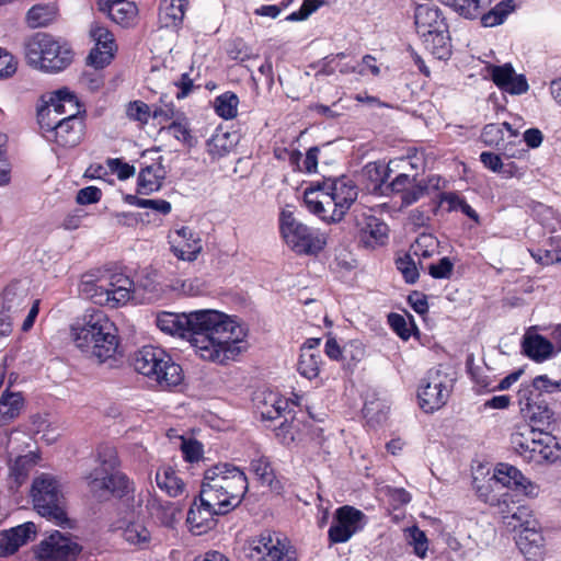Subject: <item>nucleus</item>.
<instances>
[{
  "mask_svg": "<svg viewBox=\"0 0 561 561\" xmlns=\"http://www.w3.org/2000/svg\"><path fill=\"white\" fill-rule=\"evenodd\" d=\"M157 327L170 335L187 339L198 355L210 362L222 364L247 348L244 328L215 310L161 312Z\"/></svg>",
  "mask_w": 561,
  "mask_h": 561,
  "instance_id": "f257e3e1",
  "label": "nucleus"
},
{
  "mask_svg": "<svg viewBox=\"0 0 561 561\" xmlns=\"http://www.w3.org/2000/svg\"><path fill=\"white\" fill-rule=\"evenodd\" d=\"M71 337L77 348L100 363L113 358L118 339L114 323L102 310H87L71 325Z\"/></svg>",
  "mask_w": 561,
  "mask_h": 561,
  "instance_id": "f03ea898",
  "label": "nucleus"
},
{
  "mask_svg": "<svg viewBox=\"0 0 561 561\" xmlns=\"http://www.w3.org/2000/svg\"><path fill=\"white\" fill-rule=\"evenodd\" d=\"M248 486L247 476L240 468L217 463L205 471L201 497L230 512L241 503Z\"/></svg>",
  "mask_w": 561,
  "mask_h": 561,
  "instance_id": "7ed1b4c3",
  "label": "nucleus"
},
{
  "mask_svg": "<svg viewBox=\"0 0 561 561\" xmlns=\"http://www.w3.org/2000/svg\"><path fill=\"white\" fill-rule=\"evenodd\" d=\"M99 466L87 477L90 493L99 501H107L111 496L124 497L134 492V482L118 470L117 451L111 446H101L98 451Z\"/></svg>",
  "mask_w": 561,
  "mask_h": 561,
  "instance_id": "20e7f679",
  "label": "nucleus"
},
{
  "mask_svg": "<svg viewBox=\"0 0 561 561\" xmlns=\"http://www.w3.org/2000/svg\"><path fill=\"white\" fill-rule=\"evenodd\" d=\"M135 284L118 272L94 270L81 276L79 291L100 306L116 308L129 301Z\"/></svg>",
  "mask_w": 561,
  "mask_h": 561,
  "instance_id": "39448f33",
  "label": "nucleus"
},
{
  "mask_svg": "<svg viewBox=\"0 0 561 561\" xmlns=\"http://www.w3.org/2000/svg\"><path fill=\"white\" fill-rule=\"evenodd\" d=\"M135 370L154 381L162 390L179 386L183 371L164 350L147 345L138 350L133 357Z\"/></svg>",
  "mask_w": 561,
  "mask_h": 561,
  "instance_id": "423d86ee",
  "label": "nucleus"
},
{
  "mask_svg": "<svg viewBox=\"0 0 561 561\" xmlns=\"http://www.w3.org/2000/svg\"><path fill=\"white\" fill-rule=\"evenodd\" d=\"M135 370L154 381L162 390L179 386L183 371L164 350L147 345L138 350L133 357Z\"/></svg>",
  "mask_w": 561,
  "mask_h": 561,
  "instance_id": "0eeeda50",
  "label": "nucleus"
},
{
  "mask_svg": "<svg viewBox=\"0 0 561 561\" xmlns=\"http://www.w3.org/2000/svg\"><path fill=\"white\" fill-rule=\"evenodd\" d=\"M25 58L35 69L59 72L72 62L73 51L54 37H30L25 43Z\"/></svg>",
  "mask_w": 561,
  "mask_h": 561,
  "instance_id": "6e6552de",
  "label": "nucleus"
},
{
  "mask_svg": "<svg viewBox=\"0 0 561 561\" xmlns=\"http://www.w3.org/2000/svg\"><path fill=\"white\" fill-rule=\"evenodd\" d=\"M31 496L36 512L57 525L67 519L66 500L59 481L49 473H42L33 480Z\"/></svg>",
  "mask_w": 561,
  "mask_h": 561,
  "instance_id": "1a4fd4ad",
  "label": "nucleus"
},
{
  "mask_svg": "<svg viewBox=\"0 0 561 561\" xmlns=\"http://www.w3.org/2000/svg\"><path fill=\"white\" fill-rule=\"evenodd\" d=\"M279 229L286 244L298 255H314L324 248L322 236L299 221L287 208L279 215Z\"/></svg>",
  "mask_w": 561,
  "mask_h": 561,
  "instance_id": "9d476101",
  "label": "nucleus"
},
{
  "mask_svg": "<svg viewBox=\"0 0 561 561\" xmlns=\"http://www.w3.org/2000/svg\"><path fill=\"white\" fill-rule=\"evenodd\" d=\"M451 387L453 378L442 366L430 369L417 391L421 409L433 413L443 408L448 401Z\"/></svg>",
  "mask_w": 561,
  "mask_h": 561,
  "instance_id": "9b49d317",
  "label": "nucleus"
},
{
  "mask_svg": "<svg viewBox=\"0 0 561 561\" xmlns=\"http://www.w3.org/2000/svg\"><path fill=\"white\" fill-rule=\"evenodd\" d=\"M247 556L255 561H295V552L279 535L265 530L247 541Z\"/></svg>",
  "mask_w": 561,
  "mask_h": 561,
  "instance_id": "f8f14e48",
  "label": "nucleus"
},
{
  "mask_svg": "<svg viewBox=\"0 0 561 561\" xmlns=\"http://www.w3.org/2000/svg\"><path fill=\"white\" fill-rule=\"evenodd\" d=\"M517 401L520 413L531 425L539 428H549L554 421V412L533 388H519Z\"/></svg>",
  "mask_w": 561,
  "mask_h": 561,
  "instance_id": "ddd939ff",
  "label": "nucleus"
},
{
  "mask_svg": "<svg viewBox=\"0 0 561 561\" xmlns=\"http://www.w3.org/2000/svg\"><path fill=\"white\" fill-rule=\"evenodd\" d=\"M80 550L76 541L56 530L41 541L35 553L39 561H75Z\"/></svg>",
  "mask_w": 561,
  "mask_h": 561,
  "instance_id": "4468645a",
  "label": "nucleus"
},
{
  "mask_svg": "<svg viewBox=\"0 0 561 561\" xmlns=\"http://www.w3.org/2000/svg\"><path fill=\"white\" fill-rule=\"evenodd\" d=\"M304 201L307 208L322 220L336 222L344 216H337V203L324 183L311 185L305 190Z\"/></svg>",
  "mask_w": 561,
  "mask_h": 561,
  "instance_id": "2eb2a0df",
  "label": "nucleus"
},
{
  "mask_svg": "<svg viewBox=\"0 0 561 561\" xmlns=\"http://www.w3.org/2000/svg\"><path fill=\"white\" fill-rule=\"evenodd\" d=\"M39 123L44 130L49 131L55 141L61 147H76L83 138V118L54 119L44 122V113L39 112Z\"/></svg>",
  "mask_w": 561,
  "mask_h": 561,
  "instance_id": "dca6fc26",
  "label": "nucleus"
},
{
  "mask_svg": "<svg viewBox=\"0 0 561 561\" xmlns=\"http://www.w3.org/2000/svg\"><path fill=\"white\" fill-rule=\"evenodd\" d=\"M364 513L353 506H342L336 510L335 518L328 535L331 543L346 542L362 528Z\"/></svg>",
  "mask_w": 561,
  "mask_h": 561,
  "instance_id": "f3484780",
  "label": "nucleus"
},
{
  "mask_svg": "<svg viewBox=\"0 0 561 561\" xmlns=\"http://www.w3.org/2000/svg\"><path fill=\"white\" fill-rule=\"evenodd\" d=\"M41 112L44 113V117L46 116L48 122L82 118L79 116L80 105L76 95L67 89L54 92L46 108Z\"/></svg>",
  "mask_w": 561,
  "mask_h": 561,
  "instance_id": "a211bd4d",
  "label": "nucleus"
},
{
  "mask_svg": "<svg viewBox=\"0 0 561 561\" xmlns=\"http://www.w3.org/2000/svg\"><path fill=\"white\" fill-rule=\"evenodd\" d=\"M489 72L494 84L508 94L520 95L529 90L526 77L516 73L512 64L492 65L489 67Z\"/></svg>",
  "mask_w": 561,
  "mask_h": 561,
  "instance_id": "6ab92c4d",
  "label": "nucleus"
},
{
  "mask_svg": "<svg viewBox=\"0 0 561 561\" xmlns=\"http://www.w3.org/2000/svg\"><path fill=\"white\" fill-rule=\"evenodd\" d=\"M36 533L37 528L33 522L0 531V557H8L16 552L20 547L33 540Z\"/></svg>",
  "mask_w": 561,
  "mask_h": 561,
  "instance_id": "aec40b11",
  "label": "nucleus"
},
{
  "mask_svg": "<svg viewBox=\"0 0 561 561\" xmlns=\"http://www.w3.org/2000/svg\"><path fill=\"white\" fill-rule=\"evenodd\" d=\"M414 19L417 35L448 33V26L438 8L421 4L415 9Z\"/></svg>",
  "mask_w": 561,
  "mask_h": 561,
  "instance_id": "412c9836",
  "label": "nucleus"
},
{
  "mask_svg": "<svg viewBox=\"0 0 561 561\" xmlns=\"http://www.w3.org/2000/svg\"><path fill=\"white\" fill-rule=\"evenodd\" d=\"M171 238V251L180 260L193 262L203 250L201 238L187 227L175 230Z\"/></svg>",
  "mask_w": 561,
  "mask_h": 561,
  "instance_id": "4be33fe9",
  "label": "nucleus"
},
{
  "mask_svg": "<svg viewBox=\"0 0 561 561\" xmlns=\"http://www.w3.org/2000/svg\"><path fill=\"white\" fill-rule=\"evenodd\" d=\"M219 508H222L221 505H213V503H208L199 496V504L194 501L187 512L186 520L193 530H195L197 534H202L211 528L215 515H222L228 513V511H221Z\"/></svg>",
  "mask_w": 561,
  "mask_h": 561,
  "instance_id": "5701e85b",
  "label": "nucleus"
},
{
  "mask_svg": "<svg viewBox=\"0 0 561 561\" xmlns=\"http://www.w3.org/2000/svg\"><path fill=\"white\" fill-rule=\"evenodd\" d=\"M538 435L539 436L534 447L530 448L531 451H529L526 461L535 465L554 462L561 457V448L557 438L543 428Z\"/></svg>",
  "mask_w": 561,
  "mask_h": 561,
  "instance_id": "b1692460",
  "label": "nucleus"
},
{
  "mask_svg": "<svg viewBox=\"0 0 561 561\" xmlns=\"http://www.w3.org/2000/svg\"><path fill=\"white\" fill-rule=\"evenodd\" d=\"M98 3L100 10L123 27L131 25L138 13L136 4L127 0H98Z\"/></svg>",
  "mask_w": 561,
  "mask_h": 561,
  "instance_id": "393cba45",
  "label": "nucleus"
},
{
  "mask_svg": "<svg viewBox=\"0 0 561 561\" xmlns=\"http://www.w3.org/2000/svg\"><path fill=\"white\" fill-rule=\"evenodd\" d=\"M324 186L333 195L337 203V216H344L356 201L358 192L354 182L345 176L329 182Z\"/></svg>",
  "mask_w": 561,
  "mask_h": 561,
  "instance_id": "a878e982",
  "label": "nucleus"
},
{
  "mask_svg": "<svg viewBox=\"0 0 561 561\" xmlns=\"http://www.w3.org/2000/svg\"><path fill=\"white\" fill-rule=\"evenodd\" d=\"M187 0H161L158 23L160 30L178 32L184 18Z\"/></svg>",
  "mask_w": 561,
  "mask_h": 561,
  "instance_id": "bb28decb",
  "label": "nucleus"
},
{
  "mask_svg": "<svg viewBox=\"0 0 561 561\" xmlns=\"http://www.w3.org/2000/svg\"><path fill=\"white\" fill-rule=\"evenodd\" d=\"M522 350L527 357L537 363H542L553 355L552 342L530 330L523 337Z\"/></svg>",
  "mask_w": 561,
  "mask_h": 561,
  "instance_id": "cd10ccee",
  "label": "nucleus"
},
{
  "mask_svg": "<svg viewBox=\"0 0 561 561\" xmlns=\"http://www.w3.org/2000/svg\"><path fill=\"white\" fill-rule=\"evenodd\" d=\"M30 298L25 287L12 283L2 293V312L14 318L28 305Z\"/></svg>",
  "mask_w": 561,
  "mask_h": 561,
  "instance_id": "c85d7f7f",
  "label": "nucleus"
},
{
  "mask_svg": "<svg viewBox=\"0 0 561 561\" xmlns=\"http://www.w3.org/2000/svg\"><path fill=\"white\" fill-rule=\"evenodd\" d=\"M165 174L163 165L159 162L142 168L138 175L137 193L149 195L159 191Z\"/></svg>",
  "mask_w": 561,
  "mask_h": 561,
  "instance_id": "c756f323",
  "label": "nucleus"
},
{
  "mask_svg": "<svg viewBox=\"0 0 561 561\" xmlns=\"http://www.w3.org/2000/svg\"><path fill=\"white\" fill-rule=\"evenodd\" d=\"M360 231V241L367 247L375 248L383 244L388 236V227L374 216L365 218L364 222H357Z\"/></svg>",
  "mask_w": 561,
  "mask_h": 561,
  "instance_id": "7c9ffc66",
  "label": "nucleus"
},
{
  "mask_svg": "<svg viewBox=\"0 0 561 561\" xmlns=\"http://www.w3.org/2000/svg\"><path fill=\"white\" fill-rule=\"evenodd\" d=\"M116 51L117 45L113 38L108 39V37H106L105 41H101V37H98L95 45L87 56V65L94 69H103L110 65Z\"/></svg>",
  "mask_w": 561,
  "mask_h": 561,
  "instance_id": "2f4dec72",
  "label": "nucleus"
},
{
  "mask_svg": "<svg viewBox=\"0 0 561 561\" xmlns=\"http://www.w3.org/2000/svg\"><path fill=\"white\" fill-rule=\"evenodd\" d=\"M541 430L542 428L535 427L534 425H520L512 433V447L525 460L529 451H531L530 448L534 447Z\"/></svg>",
  "mask_w": 561,
  "mask_h": 561,
  "instance_id": "473e14b6",
  "label": "nucleus"
},
{
  "mask_svg": "<svg viewBox=\"0 0 561 561\" xmlns=\"http://www.w3.org/2000/svg\"><path fill=\"white\" fill-rule=\"evenodd\" d=\"M154 480L158 488L171 497H176L185 491V483L170 466L159 467Z\"/></svg>",
  "mask_w": 561,
  "mask_h": 561,
  "instance_id": "72a5a7b5",
  "label": "nucleus"
},
{
  "mask_svg": "<svg viewBox=\"0 0 561 561\" xmlns=\"http://www.w3.org/2000/svg\"><path fill=\"white\" fill-rule=\"evenodd\" d=\"M516 545L520 552L527 558L536 557L543 546V537L539 530V524L536 527H524L518 530Z\"/></svg>",
  "mask_w": 561,
  "mask_h": 561,
  "instance_id": "f704fd0d",
  "label": "nucleus"
},
{
  "mask_svg": "<svg viewBox=\"0 0 561 561\" xmlns=\"http://www.w3.org/2000/svg\"><path fill=\"white\" fill-rule=\"evenodd\" d=\"M24 407V399L19 392L3 391L0 396V425H7L16 419Z\"/></svg>",
  "mask_w": 561,
  "mask_h": 561,
  "instance_id": "c9c22d12",
  "label": "nucleus"
},
{
  "mask_svg": "<svg viewBox=\"0 0 561 561\" xmlns=\"http://www.w3.org/2000/svg\"><path fill=\"white\" fill-rule=\"evenodd\" d=\"M57 7L55 4L33 5L26 15L27 25L32 28L48 26L57 18Z\"/></svg>",
  "mask_w": 561,
  "mask_h": 561,
  "instance_id": "e433bc0d",
  "label": "nucleus"
},
{
  "mask_svg": "<svg viewBox=\"0 0 561 561\" xmlns=\"http://www.w3.org/2000/svg\"><path fill=\"white\" fill-rule=\"evenodd\" d=\"M492 479L496 483H501L507 488H522L526 490L527 486L525 483L530 484L518 469L506 463H501L496 468Z\"/></svg>",
  "mask_w": 561,
  "mask_h": 561,
  "instance_id": "4c0bfd02",
  "label": "nucleus"
},
{
  "mask_svg": "<svg viewBox=\"0 0 561 561\" xmlns=\"http://www.w3.org/2000/svg\"><path fill=\"white\" fill-rule=\"evenodd\" d=\"M503 523L511 530H519L524 527H536L537 520L533 518L531 512L527 506L519 505L511 508L503 515Z\"/></svg>",
  "mask_w": 561,
  "mask_h": 561,
  "instance_id": "58836bf2",
  "label": "nucleus"
},
{
  "mask_svg": "<svg viewBox=\"0 0 561 561\" xmlns=\"http://www.w3.org/2000/svg\"><path fill=\"white\" fill-rule=\"evenodd\" d=\"M516 9L517 4L515 0H502L489 12L481 15V23L485 27L501 25Z\"/></svg>",
  "mask_w": 561,
  "mask_h": 561,
  "instance_id": "ea45409f",
  "label": "nucleus"
},
{
  "mask_svg": "<svg viewBox=\"0 0 561 561\" xmlns=\"http://www.w3.org/2000/svg\"><path fill=\"white\" fill-rule=\"evenodd\" d=\"M234 146V140L228 131L217 130L207 141V152L213 158L227 154Z\"/></svg>",
  "mask_w": 561,
  "mask_h": 561,
  "instance_id": "a19ab883",
  "label": "nucleus"
},
{
  "mask_svg": "<svg viewBox=\"0 0 561 561\" xmlns=\"http://www.w3.org/2000/svg\"><path fill=\"white\" fill-rule=\"evenodd\" d=\"M320 363L321 355L319 352H310L308 348H301L297 369L301 376L311 380L318 377Z\"/></svg>",
  "mask_w": 561,
  "mask_h": 561,
  "instance_id": "79ce46f5",
  "label": "nucleus"
},
{
  "mask_svg": "<svg viewBox=\"0 0 561 561\" xmlns=\"http://www.w3.org/2000/svg\"><path fill=\"white\" fill-rule=\"evenodd\" d=\"M261 416L264 420H275L288 409V401L276 393H268L263 401Z\"/></svg>",
  "mask_w": 561,
  "mask_h": 561,
  "instance_id": "37998d69",
  "label": "nucleus"
},
{
  "mask_svg": "<svg viewBox=\"0 0 561 561\" xmlns=\"http://www.w3.org/2000/svg\"><path fill=\"white\" fill-rule=\"evenodd\" d=\"M238 104V96L232 92H226L215 99V111L220 117L231 119L237 116Z\"/></svg>",
  "mask_w": 561,
  "mask_h": 561,
  "instance_id": "c03bdc74",
  "label": "nucleus"
},
{
  "mask_svg": "<svg viewBox=\"0 0 561 561\" xmlns=\"http://www.w3.org/2000/svg\"><path fill=\"white\" fill-rule=\"evenodd\" d=\"M438 178H430L427 182L423 180H417L415 178V182L411 184L405 193L401 196L402 203L404 205H411L419 201L428 190L430 185L437 188L438 187Z\"/></svg>",
  "mask_w": 561,
  "mask_h": 561,
  "instance_id": "a18cd8bd",
  "label": "nucleus"
},
{
  "mask_svg": "<svg viewBox=\"0 0 561 561\" xmlns=\"http://www.w3.org/2000/svg\"><path fill=\"white\" fill-rule=\"evenodd\" d=\"M455 10L467 19H474L481 15L482 10L485 9L491 0H453Z\"/></svg>",
  "mask_w": 561,
  "mask_h": 561,
  "instance_id": "49530a36",
  "label": "nucleus"
},
{
  "mask_svg": "<svg viewBox=\"0 0 561 561\" xmlns=\"http://www.w3.org/2000/svg\"><path fill=\"white\" fill-rule=\"evenodd\" d=\"M442 203L447 204L449 211L460 210L462 214L473 219L479 220L477 211L467 202L456 193H444L442 195Z\"/></svg>",
  "mask_w": 561,
  "mask_h": 561,
  "instance_id": "de8ad7c7",
  "label": "nucleus"
},
{
  "mask_svg": "<svg viewBox=\"0 0 561 561\" xmlns=\"http://www.w3.org/2000/svg\"><path fill=\"white\" fill-rule=\"evenodd\" d=\"M150 513L156 516L161 524L169 526L172 524L175 515L174 504L153 499L149 503Z\"/></svg>",
  "mask_w": 561,
  "mask_h": 561,
  "instance_id": "09e8293b",
  "label": "nucleus"
},
{
  "mask_svg": "<svg viewBox=\"0 0 561 561\" xmlns=\"http://www.w3.org/2000/svg\"><path fill=\"white\" fill-rule=\"evenodd\" d=\"M125 202L139 208H150L160 214L167 215L171 211V204L164 199L139 198L136 195H126Z\"/></svg>",
  "mask_w": 561,
  "mask_h": 561,
  "instance_id": "8fccbe9b",
  "label": "nucleus"
},
{
  "mask_svg": "<svg viewBox=\"0 0 561 561\" xmlns=\"http://www.w3.org/2000/svg\"><path fill=\"white\" fill-rule=\"evenodd\" d=\"M123 537L131 545H146L150 540V531L139 523H131L123 530Z\"/></svg>",
  "mask_w": 561,
  "mask_h": 561,
  "instance_id": "3c124183",
  "label": "nucleus"
},
{
  "mask_svg": "<svg viewBox=\"0 0 561 561\" xmlns=\"http://www.w3.org/2000/svg\"><path fill=\"white\" fill-rule=\"evenodd\" d=\"M251 470L263 483L268 485L272 484L275 478L271 462L264 456H260L251 461Z\"/></svg>",
  "mask_w": 561,
  "mask_h": 561,
  "instance_id": "603ef678",
  "label": "nucleus"
},
{
  "mask_svg": "<svg viewBox=\"0 0 561 561\" xmlns=\"http://www.w3.org/2000/svg\"><path fill=\"white\" fill-rule=\"evenodd\" d=\"M363 414L368 423L380 424L387 419L386 405L378 400L366 402Z\"/></svg>",
  "mask_w": 561,
  "mask_h": 561,
  "instance_id": "864d4df0",
  "label": "nucleus"
},
{
  "mask_svg": "<svg viewBox=\"0 0 561 561\" xmlns=\"http://www.w3.org/2000/svg\"><path fill=\"white\" fill-rule=\"evenodd\" d=\"M520 388H533L535 392L540 393H553L556 391H561V379L560 380H551L546 375L537 376L533 379L531 385H523Z\"/></svg>",
  "mask_w": 561,
  "mask_h": 561,
  "instance_id": "5fc2aeb1",
  "label": "nucleus"
},
{
  "mask_svg": "<svg viewBox=\"0 0 561 561\" xmlns=\"http://www.w3.org/2000/svg\"><path fill=\"white\" fill-rule=\"evenodd\" d=\"M126 115L133 121L146 124L151 116L150 107L142 101H133L127 104Z\"/></svg>",
  "mask_w": 561,
  "mask_h": 561,
  "instance_id": "6e6d98bb",
  "label": "nucleus"
},
{
  "mask_svg": "<svg viewBox=\"0 0 561 561\" xmlns=\"http://www.w3.org/2000/svg\"><path fill=\"white\" fill-rule=\"evenodd\" d=\"M324 4V0H304L299 10L290 13L287 21H304L307 20L313 12Z\"/></svg>",
  "mask_w": 561,
  "mask_h": 561,
  "instance_id": "4d7b16f0",
  "label": "nucleus"
},
{
  "mask_svg": "<svg viewBox=\"0 0 561 561\" xmlns=\"http://www.w3.org/2000/svg\"><path fill=\"white\" fill-rule=\"evenodd\" d=\"M481 138L486 146L499 147L504 141V133L499 124H488L484 126Z\"/></svg>",
  "mask_w": 561,
  "mask_h": 561,
  "instance_id": "13d9d810",
  "label": "nucleus"
},
{
  "mask_svg": "<svg viewBox=\"0 0 561 561\" xmlns=\"http://www.w3.org/2000/svg\"><path fill=\"white\" fill-rule=\"evenodd\" d=\"M397 268L402 273L409 284H414L419 278V271L410 255H404L396 261Z\"/></svg>",
  "mask_w": 561,
  "mask_h": 561,
  "instance_id": "bf43d9fd",
  "label": "nucleus"
},
{
  "mask_svg": "<svg viewBox=\"0 0 561 561\" xmlns=\"http://www.w3.org/2000/svg\"><path fill=\"white\" fill-rule=\"evenodd\" d=\"M454 268V263L447 256L442 257L437 263L428 266V273L434 278H449Z\"/></svg>",
  "mask_w": 561,
  "mask_h": 561,
  "instance_id": "052dcab7",
  "label": "nucleus"
},
{
  "mask_svg": "<svg viewBox=\"0 0 561 561\" xmlns=\"http://www.w3.org/2000/svg\"><path fill=\"white\" fill-rule=\"evenodd\" d=\"M364 173L374 182L373 190L380 188L386 182L387 170L381 164L369 163L365 167Z\"/></svg>",
  "mask_w": 561,
  "mask_h": 561,
  "instance_id": "680f3d73",
  "label": "nucleus"
},
{
  "mask_svg": "<svg viewBox=\"0 0 561 561\" xmlns=\"http://www.w3.org/2000/svg\"><path fill=\"white\" fill-rule=\"evenodd\" d=\"M227 53L231 59L239 61H244L252 56L251 49L241 38L232 41L227 47Z\"/></svg>",
  "mask_w": 561,
  "mask_h": 561,
  "instance_id": "e2e57ef3",
  "label": "nucleus"
},
{
  "mask_svg": "<svg viewBox=\"0 0 561 561\" xmlns=\"http://www.w3.org/2000/svg\"><path fill=\"white\" fill-rule=\"evenodd\" d=\"M409 536L410 543L413 545L415 553L424 558L427 550V538L424 531L420 530L417 527H412L409 529Z\"/></svg>",
  "mask_w": 561,
  "mask_h": 561,
  "instance_id": "0e129e2a",
  "label": "nucleus"
},
{
  "mask_svg": "<svg viewBox=\"0 0 561 561\" xmlns=\"http://www.w3.org/2000/svg\"><path fill=\"white\" fill-rule=\"evenodd\" d=\"M107 167L119 180L129 179L135 174V168L119 159H108Z\"/></svg>",
  "mask_w": 561,
  "mask_h": 561,
  "instance_id": "69168bd1",
  "label": "nucleus"
},
{
  "mask_svg": "<svg viewBox=\"0 0 561 561\" xmlns=\"http://www.w3.org/2000/svg\"><path fill=\"white\" fill-rule=\"evenodd\" d=\"M102 192L95 186H88L78 191L76 201L80 205H88L98 203L101 198Z\"/></svg>",
  "mask_w": 561,
  "mask_h": 561,
  "instance_id": "338daca9",
  "label": "nucleus"
},
{
  "mask_svg": "<svg viewBox=\"0 0 561 561\" xmlns=\"http://www.w3.org/2000/svg\"><path fill=\"white\" fill-rule=\"evenodd\" d=\"M531 256L542 265L561 262V251L559 250L538 249L537 252H531Z\"/></svg>",
  "mask_w": 561,
  "mask_h": 561,
  "instance_id": "774afa93",
  "label": "nucleus"
}]
</instances>
